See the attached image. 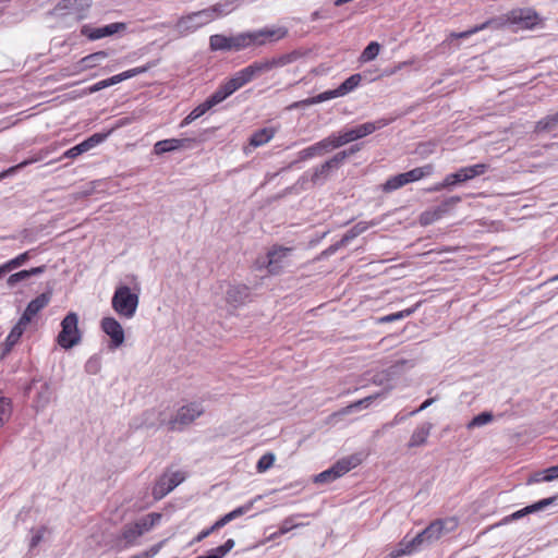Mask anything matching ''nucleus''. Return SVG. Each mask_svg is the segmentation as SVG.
Masks as SVG:
<instances>
[{"instance_id": "nucleus-38", "label": "nucleus", "mask_w": 558, "mask_h": 558, "mask_svg": "<svg viewBox=\"0 0 558 558\" xmlns=\"http://www.w3.org/2000/svg\"><path fill=\"white\" fill-rule=\"evenodd\" d=\"M433 166L426 165L423 167L414 168L408 172L402 173L405 184L421 180L433 173Z\"/></svg>"}, {"instance_id": "nucleus-47", "label": "nucleus", "mask_w": 558, "mask_h": 558, "mask_svg": "<svg viewBox=\"0 0 558 558\" xmlns=\"http://www.w3.org/2000/svg\"><path fill=\"white\" fill-rule=\"evenodd\" d=\"M275 460L276 457L272 452H267L263 454L257 461L256 471L258 473H265L274 465Z\"/></svg>"}, {"instance_id": "nucleus-7", "label": "nucleus", "mask_w": 558, "mask_h": 558, "mask_svg": "<svg viewBox=\"0 0 558 558\" xmlns=\"http://www.w3.org/2000/svg\"><path fill=\"white\" fill-rule=\"evenodd\" d=\"M93 0H60L56 7L48 12L49 15L64 16L74 14L77 21L86 17V12Z\"/></svg>"}, {"instance_id": "nucleus-32", "label": "nucleus", "mask_w": 558, "mask_h": 558, "mask_svg": "<svg viewBox=\"0 0 558 558\" xmlns=\"http://www.w3.org/2000/svg\"><path fill=\"white\" fill-rule=\"evenodd\" d=\"M107 57H108V53L106 51H97V52L90 53V54L82 58L77 62V69L80 71H84L87 69L95 68Z\"/></svg>"}, {"instance_id": "nucleus-33", "label": "nucleus", "mask_w": 558, "mask_h": 558, "mask_svg": "<svg viewBox=\"0 0 558 558\" xmlns=\"http://www.w3.org/2000/svg\"><path fill=\"white\" fill-rule=\"evenodd\" d=\"M248 81L245 78L242 70L236 72L231 78L221 84V87L225 92H228V95L231 96L234 92L240 89L242 86L247 84Z\"/></svg>"}, {"instance_id": "nucleus-11", "label": "nucleus", "mask_w": 558, "mask_h": 558, "mask_svg": "<svg viewBox=\"0 0 558 558\" xmlns=\"http://www.w3.org/2000/svg\"><path fill=\"white\" fill-rule=\"evenodd\" d=\"M101 329L109 337L108 349L110 351H116L124 343V330L113 317L105 316L101 322Z\"/></svg>"}, {"instance_id": "nucleus-43", "label": "nucleus", "mask_w": 558, "mask_h": 558, "mask_svg": "<svg viewBox=\"0 0 558 558\" xmlns=\"http://www.w3.org/2000/svg\"><path fill=\"white\" fill-rule=\"evenodd\" d=\"M380 50V45L377 41H372L367 45V47L363 50L361 56L359 57L360 63H365L374 60Z\"/></svg>"}, {"instance_id": "nucleus-56", "label": "nucleus", "mask_w": 558, "mask_h": 558, "mask_svg": "<svg viewBox=\"0 0 558 558\" xmlns=\"http://www.w3.org/2000/svg\"><path fill=\"white\" fill-rule=\"evenodd\" d=\"M107 135L108 134L106 133H95L88 138L84 140L83 144L86 147L87 151L97 146L98 144L102 143L106 140Z\"/></svg>"}, {"instance_id": "nucleus-39", "label": "nucleus", "mask_w": 558, "mask_h": 558, "mask_svg": "<svg viewBox=\"0 0 558 558\" xmlns=\"http://www.w3.org/2000/svg\"><path fill=\"white\" fill-rule=\"evenodd\" d=\"M489 169V166L487 163H476L468 167L460 168V172L462 173V177L464 181H470L476 177L483 175L487 172Z\"/></svg>"}, {"instance_id": "nucleus-27", "label": "nucleus", "mask_w": 558, "mask_h": 558, "mask_svg": "<svg viewBox=\"0 0 558 558\" xmlns=\"http://www.w3.org/2000/svg\"><path fill=\"white\" fill-rule=\"evenodd\" d=\"M432 428L433 424L428 422L418 425L410 438L409 447H418L424 445L430 434Z\"/></svg>"}, {"instance_id": "nucleus-20", "label": "nucleus", "mask_w": 558, "mask_h": 558, "mask_svg": "<svg viewBox=\"0 0 558 558\" xmlns=\"http://www.w3.org/2000/svg\"><path fill=\"white\" fill-rule=\"evenodd\" d=\"M141 536V531L136 527L134 522L125 524L117 536L114 546L119 550L133 547L138 544V538Z\"/></svg>"}, {"instance_id": "nucleus-41", "label": "nucleus", "mask_w": 558, "mask_h": 558, "mask_svg": "<svg viewBox=\"0 0 558 558\" xmlns=\"http://www.w3.org/2000/svg\"><path fill=\"white\" fill-rule=\"evenodd\" d=\"M558 130V112L539 120L535 125L536 132H550Z\"/></svg>"}, {"instance_id": "nucleus-14", "label": "nucleus", "mask_w": 558, "mask_h": 558, "mask_svg": "<svg viewBox=\"0 0 558 558\" xmlns=\"http://www.w3.org/2000/svg\"><path fill=\"white\" fill-rule=\"evenodd\" d=\"M291 251L292 250L290 247L278 245L272 246L268 251L266 260L263 262V266L266 267L270 275H279Z\"/></svg>"}, {"instance_id": "nucleus-62", "label": "nucleus", "mask_w": 558, "mask_h": 558, "mask_svg": "<svg viewBox=\"0 0 558 558\" xmlns=\"http://www.w3.org/2000/svg\"><path fill=\"white\" fill-rule=\"evenodd\" d=\"M362 74V78L364 82H374L376 81L377 78L380 77V75L377 73V71H372V70H367V71H364Z\"/></svg>"}, {"instance_id": "nucleus-52", "label": "nucleus", "mask_w": 558, "mask_h": 558, "mask_svg": "<svg viewBox=\"0 0 558 558\" xmlns=\"http://www.w3.org/2000/svg\"><path fill=\"white\" fill-rule=\"evenodd\" d=\"M378 397L379 395H371L357 401H351V413L368 408Z\"/></svg>"}, {"instance_id": "nucleus-6", "label": "nucleus", "mask_w": 558, "mask_h": 558, "mask_svg": "<svg viewBox=\"0 0 558 558\" xmlns=\"http://www.w3.org/2000/svg\"><path fill=\"white\" fill-rule=\"evenodd\" d=\"M82 335L83 332L78 328L77 316H64L57 342L61 348L69 350L82 341Z\"/></svg>"}, {"instance_id": "nucleus-46", "label": "nucleus", "mask_w": 558, "mask_h": 558, "mask_svg": "<svg viewBox=\"0 0 558 558\" xmlns=\"http://www.w3.org/2000/svg\"><path fill=\"white\" fill-rule=\"evenodd\" d=\"M405 185L402 173L391 177L383 184V191L390 193Z\"/></svg>"}, {"instance_id": "nucleus-2", "label": "nucleus", "mask_w": 558, "mask_h": 558, "mask_svg": "<svg viewBox=\"0 0 558 558\" xmlns=\"http://www.w3.org/2000/svg\"><path fill=\"white\" fill-rule=\"evenodd\" d=\"M496 24L497 26H513L515 29H531L538 24V15L531 9H515L510 11L504 22L496 20L486 21L469 31L451 34L456 38H466L488 26Z\"/></svg>"}, {"instance_id": "nucleus-12", "label": "nucleus", "mask_w": 558, "mask_h": 558, "mask_svg": "<svg viewBox=\"0 0 558 558\" xmlns=\"http://www.w3.org/2000/svg\"><path fill=\"white\" fill-rule=\"evenodd\" d=\"M206 14L204 10H201L182 16L177 21L174 28L180 35L193 33L209 23V19Z\"/></svg>"}, {"instance_id": "nucleus-9", "label": "nucleus", "mask_w": 558, "mask_h": 558, "mask_svg": "<svg viewBox=\"0 0 558 558\" xmlns=\"http://www.w3.org/2000/svg\"><path fill=\"white\" fill-rule=\"evenodd\" d=\"M184 473L181 471H167L156 482L153 487V496L156 500L162 499L178 485L184 481Z\"/></svg>"}, {"instance_id": "nucleus-53", "label": "nucleus", "mask_w": 558, "mask_h": 558, "mask_svg": "<svg viewBox=\"0 0 558 558\" xmlns=\"http://www.w3.org/2000/svg\"><path fill=\"white\" fill-rule=\"evenodd\" d=\"M151 66H153V64L148 63L146 65L137 66V68H134V69H130L128 71H124V72L118 74L120 83L125 81V80H128V78L134 77V76H136L138 74L147 72Z\"/></svg>"}, {"instance_id": "nucleus-61", "label": "nucleus", "mask_w": 558, "mask_h": 558, "mask_svg": "<svg viewBox=\"0 0 558 558\" xmlns=\"http://www.w3.org/2000/svg\"><path fill=\"white\" fill-rule=\"evenodd\" d=\"M45 532H46L45 527H40L34 532L32 539H31V544H29L31 548L36 547L41 542Z\"/></svg>"}, {"instance_id": "nucleus-59", "label": "nucleus", "mask_w": 558, "mask_h": 558, "mask_svg": "<svg viewBox=\"0 0 558 558\" xmlns=\"http://www.w3.org/2000/svg\"><path fill=\"white\" fill-rule=\"evenodd\" d=\"M85 369L89 374H97L100 371V357L97 355L89 357L85 364Z\"/></svg>"}, {"instance_id": "nucleus-37", "label": "nucleus", "mask_w": 558, "mask_h": 558, "mask_svg": "<svg viewBox=\"0 0 558 558\" xmlns=\"http://www.w3.org/2000/svg\"><path fill=\"white\" fill-rule=\"evenodd\" d=\"M47 155H48V150L47 149H41L38 154L34 155L33 157H31L28 159H25L24 161L20 162L19 165L13 166V167L9 168L8 170L3 171L0 174V178H5L8 175H11V174L15 173L17 170H21V169L25 168L28 165H32V163L37 162V161H40Z\"/></svg>"}, {"instance_id": "nucleus-4", "label": "nucleus", "mask_w": 558, "mask_h": 558, "mask_svg": "<svg viewBox=\"0 0 558 558\" xmlns=\"http://www.w3.org/2000/svg\"><path fill=\"white\" fill-rule=\"evenodd\" d=\"M204 407L201 402H190L182 405L167 423L170 430H182L185 426L193 423L204 413Z\"/></svg>"}, {"instance_id": "nucleus-1", "label": "nucleus", "mask_w": 558, "mask_h": 558, "mask_svg": "<svg viewBox=\"0 0 558 558\" xmlns=\"http://www.w3.org/2000/svg\"><path fill=\"white\" fill-rule=\"evenodd\" d=\"M456 527L457 521L452 518L435 520L422 532L416 534V536H414L412 539L408 541L407 538H403L400 542L399 547L391 553V556L397 558L402 555H410L414 551H417L422 547L438 541L440 537L450 533Z\"/></svg>"}, {"instance_id": "nucleus-63", "label": "nucleus", "mask_w": 558, "mask_h": 558, "mask_svg": "<svg viewBox=\"0 0 558 558\" xmlns=\"http://www.w3.org/2000/svg\"><path fill=\"white\" fill-rule=\"evenodd\" d=\"M229 522H231V519L229 517V514H225L223 517H221L219 520H217L213 525H211V530L217 531L221 527H223L225 525H227Z\"/></svg>"}, {"instance_id": "nucleus-45", "label": "nucleus", "mask_w": 558, "mask_h": 558, "mask_svg": "<svg viewBox=\"0 0 558 558\" xmlns=\"http://www.w3.org/2000/svg\"><path fill=\"white\" fill-rule=\"evenodd\" d=\"M229 97L228 92H225L221 85L205 100L207 108L211 109L216 105L222 102Z\"/></svg>"}, {"instance_id": "nucleus-35", "label": "nucleus", "mask_w": 558, "mask_h": 558, "mask_svg": "<svg viewBox=\"0 0 558 558\" xmlns=\"http://www.w3.org/2000/svg\"><path fill=\"white\" fill-rule=\"evenodd\" d=\"M275 135V130L271 128L260 129L252 134L250 137V145L253 147H259L268 143Z\"/></svg>"}, {"instance_id": "nucleus-51", "label": "nucleus", "mask_w": 558, "mask_h": 558, "mask_svg": "<svg viewBox=\"0 0 558 558\" xmlns=\"http://www.w3.org/2000/svg\"><path fill=\"white\" fill-rule=\"evenodd\" d=\"M120 83V80L118 77V74L117 75H113L109 78H106V80H102V81H99L97 83H95L94 85L89 86L88 87V93L89 94H94V93H97L104 88H107V87H110L112 85H116Z\"/></svg>"}, {"instance_id": "nucleus-8", "label": "nucleus", "mask_w": 558, "mask_h": 558, "mask_svg": "<svg viewBox=\"0 0 558 558\" xmlns=\"http://www.w3.org/2000/svg\"><path fill=\"white\" fill-rule=\"evenodd\" d=\"M138 304V295L126 286L117 288L112 296V306L118 314H134Z\"/></svg>"}, {"instance_id": "nucleus-58", "label": "nucleus", "mask_w": 558, "mask_h": 558, "mask_svg": "<svg viewBox=\"0 0 558 558\" xmlns=\"http://www.w3.org/2000/svg\"><path fill=\"white\" fill-rule=\"evenodd\" d=\"M86 151H87V149H86V147L84 146V144L82 142V143L71 147L70 149H68L62 155V157L60 159H62V158H71V159H73V158H76V157H78L80 155H82V154H84Z\"/></svg>"}, {"instance_id": "nucleus-21", "label": "nucleus", "mask_w": 558, "mask_h": 558, "mask_svg": "<svg viewBox=\"0 0 558 558\" xmlns=\"http://www.w3.org/2000/svg\"><path fill=\"white\" fill-rule=\"evenodd\" d=\"M349 472V460L342 459L328 470H325L314 477L316 484H327L336 481Z\"/></svg>"}, {"instance_id": "nucleus-64", "label": "nucleus", "mask_w": 558, "mask_h": 558, "mask_svg": "<svg viewBox=\"0 0 558 558\" xmlns=\"http://www.w3.org/2000/svg\"><path fill=\"white\" fill-rule=\"evenodd\" d=\"M435 400H436L435 398H429V399L425 400L417 409L410 412L409 415L412 416V415L417 414L421 411H424L425 409L430 407L435 402Z\"/></svg>"}, {"instance_id": "nucleus-24", "label": "nucleus", "mask_w": 558, "mask_h": 558, "mask_svg": "<svg viewBox=\"0 0 558 558\" xmlns=\"http://www.w3.org/2000/svg\"><path fill=\"white\" fill-rule=\"evenodd\" d=\"M274 68L272 60L266 59L260 61H255L252 64L242 69L245 78L248 81H253L255 77L259 76L263 73L271 71Z\"/></svg>"}, {"instance_id": "nucleus-60", "label": "nucleus", "mask_w": 558, "mask_h": 558, "mask_svg": "<svg viewBox=\"0 0 558 558\" xmlns=\"http://www.w3.org/2000/svg\"><path fill=\"white\" fill-rule=\"evenodd\" d=\"M208 110H210L209 108H207V105L204 102L199 104L197 107H195L189 114L187 117L192 120V121H195L196 119L201 118L203 114H205Z\"/></svg>"}, {"instance_id": "nucleus-34", "label": "nucleus", "mask_w": 558, "mask_h": 558, "mask_svg": "<svg viewBox=\"0 0 558 558\" xmlns=\"http://www.w3.org/2000/svg\"><path fill=\"white\" fill-rule=\"evenodd\" d=\"M464 182L465 181L462 177V173L458 169L456 172L447 174L444 178L442 182L436 184L434 187L430 189V191H441L444 189H452L453 186L464 183Z\"/></svg>"}, {"instance_id": "nucleus-26", "label": "nucleus", "mask_w": 558, "mask_h": 558, "mask_svg": "<svg viewBox=\"0 0 558 558\" xmlns=\"http://www.w3.org/2000/svg\"><path fill=\"white\" fill-rule=\"evenodd\" d=\"M209 22L214 21L217 16L227 15L234 10V0H227L225 2L216 3L209 8L203 9Z\"/></svg>"}, {"instance_id": "nucleus-50", "label": "nucleus", "mask_w": 558, "mask_h": 558, "mask_svg": "<svg viewBox=\"0 0 558 558\" xmlns=\"http://www.w3.org/2000/svg\"><path fill=\"white\" fill-rule=\"evenodd\" d=\"M262 497L260 496H257L255 497L253 500H250L247 501L246 504L235 508L234 510L228 512L231 521L244 515L245 513H247L248 511L252 510L254 504L256 500H259Z\"/></svg>"}, {"instance_id": "nucleus-23", "label": "nucleus", "mask_w": 558, "mask_h": 558, "mask_svg": "<svg viewBox=\"0 0 558 558\" xmlns=\"http://www.w3.org/2000/svg\"><path fill=\"white\" fill-rule=\"evenodd\" d=\"M33 316H21L19 323L11 329L3 343V353H8L17 343L26 326L31 323Z\"/></svg>"}, {"instance_id": "nucleus-29", "label": "nucleus", "mask_w": 558, "mask_h": 558, "mask_svg": "<svg viewBox=\"0 0 558 558\" xmlns=\"http://www.w3.org/2000/svg\"><path fill=\"white\" fill-rule=\"evenodd\" d=\"M51 296V290L43 292L28 303L23 314H38L43 308H45L49 304Z\"/></svg>"}, {"instance_id": "nucleus-57", "label": "nucleus", "mask_w": 558, "mask_h": 558, "mask_svg": "<svg viewBox=\"0 0 558 558\" xmlns=\"http://www.w3.org/2000/svg\"><path fill=\"white\" fill-rule=\"evenodd\" d=\"M235 545L234 539L229 538L227 539L222 545L213 548L211 550L218 556L219 558H223Z\"/></svg>"}, {"instance_id": "nucleus-49", "label": "nucleus", "mask_w": 558, "mask_h": 558, "mask_svg": "<svg viewBox=\"0 0 558 558\" xmlns=\"http://www.w3.org/2000/svg\"><path fill=\"white\" fill-rule=\"evenodd\" d=\"M493 421V414L490 412H482L474 416L466 425L469 429L486 425Z\"/></svg>"}, {"instance_id": "nucleus-54", "label": "nucleus", "mask_w": 558, "mask_h": 558, "mask_svg": "<svg viewBox=\"0 0 558 558\" xmlns=\"http://www.w3.org/2000/svg\"><path fill=\"white\" fill-rule=\"evenodd\" d=\"M151 66H153V64L148 63L146 65L137 66V68H134V69H130L128 71H124V72L118 74L120 83L125 81V80H128V78L134 77V76H136L138 74L147 72Z\"/></svg>"}, {"instance_id": "nucleus-15", "label": "nucleus", "mask_w": 558, "mask_h": 558, "mask_svg": "<svg viewBox=\"0 0 558 558\" xmlns=\"http://www.w3.org/2000/svg\"><path fill=\"white\" fill-rule=\"evenodd\" d=\"M125 28L126 24L121 22L111 23L96 28L85 24L81 28V35L87 37L89 40H98L104 37L112 36L116 33L124 31Z\"/></svg>"}, {"instance_id": "nucleus-22", "label": "nucleus", "mask_w": 558, "mask_h": 558, "mask_svg": "<svg viewBox=\"0 0 558 558\" xmlns=\"http://www.w3.org/2000/svg\"><path fill=\"white\" fill-rule=\"evenodd\" d=\"M226 300L233 307L244 305L251 301L250 288L245 284L230 286L226 292Z\"/></svg>"}, {"instance_id": "nucleus-44", "label": "nucleus", "mask_w": 558, "mask_h": 558, "mask_svg": "<svg viewBox=\"0 0 558 558\" xmlns=\"http://www.w3.org/2000/svg\"><path fill=\"white\" fill-rule=\"evenodd\" d=\"M12 414L11 400L4 396H0V428L9 421Z\"/></svg>"}, {"instance_id": "nucleus-3", "label": "nucleus", "mask_w": 558, "mask_h": 558, "mask_svg": "<svg viewBox=\"0 0 558 558\" xmlns=\"http://www.w3.org/2000/svg\"><path fill=\"white\" fill-rule=\"evenodd\" d=\"M347 156L345 150L337 153L332 158L314 168L312 171L304 172L300 181L302 183L310 182L314 186L323 185L331 174L344 163Z\"/></svg>"}, {"instance_id": "nucleus-13", "label": "nucleus", "mask_w": 558, "mask_h": 558, "mask_svg": "<svg viewBox=\"0 0 558 558\" xmlns=\"http://www.w3.org/2000/svg\"><path fill=\"white\" fill-rule=\"evenodd\" d=\"M462 198L458 195L446 198L439 206L423 211L420 216V223L428 226L442 218L449 213Z\"/></svg>"}, {"instance_id": "nucleus-19", "label": "nucleus", "mask_w": 558, "mask_h": 558, "mask_svg": "<svg viewBox=\"0 0 558 558\" xmlns=\"http://www.w3.org/2000/svg\"><path fill=\"white\" fill-rule=\"evenodd\" d=\"M195 143L194 138H167L158 141L153 148L155 155H163L166 153H172L180 149L192 148Z\"/></svg>"}, {"instance_id": "nucleus-55", "label": "nucleus", "mask_w": 558, "mask_h": 558, "mask_svg": "<svg viewBox=\"0 0 558 558\" xmlns=\"http://www.w3.org/2000/svg\"><path fill=\"white\" fill-rule=\"evenodd\" d=\"M27 279H29V274L26 272V270H21V271H17V272L12 274L11 276H9V278L7 279V286L9 288H14L20 282L25 281Z\"/></svg>"}, {"instance_id": "nucleus-31", "label": "nucleus", "mask_w": 558, "mask_h": 558, "mask_svg": "<svg viewBox=\"0 0 558 558\" xmlns=\"http://www.w3.org/2000/svg\"><path fill=\"white\" fill-rule=\"evenodd\" d=\"M558 478V465L537 471L527 478V484L551 482Z\"/></svg>"}, {"instance_id": "nucleus-48", "label": "nucleus", "mask_w": 558, "mask_h": 558, "mask_svg": "<svg viewBox=\"0 0 558 558\" xmlns=\"http://www.w3.org/2000/svg\"><path fill=\"white\" fill-rule=\"evenodd\" d=\"M31 252L32 251L24 252V253L17 255L16 257L4 263V266L8 270V272H11L12 270H14V269L21 267L23 264H25L29 259Z\"/></svg>"}, {"instance_id": "nucleus-16", "label": "nucleus", "mask_w": 558, "mask_h": 558, "mask_svg": "<svg viewBox=\"0 0 558 558\" xmlns=\"http://www.w3.org/2000/svg\"><path fill=\"white\" fill-rule=\"evenodd\" d=\"M255 38V47H262L267 44H274L288 36V28L284 26L264 27L253 31Z\"/></svg>"}, {"instance_id": "nucleus-40", "label": "nucleus", "mask_w": 558, "mask_h": 558, "mask_svg": "<svg viewBox=\"0 0 558 558\" xmlns=\"http://www.w3.org/2000/svg\"><path fill=\"white\" fill-rule=\"evenodd\" d=\"M304 53L300 50H293L291 52L271 58L274 68H282L302 58Z\"/></svg>"}, {"instance_id": "nucleus-42", "label": "nucleus", "mask_w": 558, "mask_h": 558, "mask_svg": "<svg viewBox=\"0 0 558 558\" xmlns=\"http://www.w3.org/2000/svg\"><path fill=\"white\" fill-rule=\"evenodd\" d=\"M301 517H307V514H293V515L286 518L282 521L279 530L277 531V534H286V533L292 531L293 529L305 526L306 525L305 523L296 521V519L301 518Z\"/></svg>"}, {"instance_id": "nucleus-25", "label": "nucleus", "mask_w": 558, "mask_h": 558, "mask_svg": "<svg viewBox=\"0 0 558 558\" xmlns=\"http://www.w3.org/2000/svg\"><path fill=\"white\" fill-rule=\"evenodd\" d=\"M387 125L386 120H378L376 122H366L354 128H351V142L360 140L366 135L372 134L376 130H379Z\"/></svg>"}, {"instance_id": "nucleus-18", "label": "nucleus", "mask_w": 558, "mask_h": 558, "mask_svg": "<svg viewBox=\"0 0 558 558\" xmlns=\"http://www.w3.org/2000/svg\"><path fill=\"white\" fill-rule=\"evenodd\" d=\"M29 389L35 390V396L33 399V407L35 408V410L41 411L46 409L53 397V391L50 385L46 381L34 380Z\"/></svg>"}, {"instance_id": "nucleus-30", "label": "nucleus", "mask_w": 558, "mask_h": 558, "mask_svg": "<svg viewBox=\"0 0 558 558\" xmlns=\"http://www.w3.org/2000/svg\"><path fill=\"white\" fill-rule=\"evenodd\" d=\"M161 513L151 512L134 522L136 527L141 531V534H145L160 523Z\"/></svg>"}, {"instance_id": "nucleus-17", "label": "nucleus", "mask_w": 558, "mask_h": 558, "mask_svg": "<svg viewBox=\"0 0 558 558\" xmlns=\"http://www.w3.org/2000/svg\"><path fill=\"white\" fill-rule=\"evenodd\" d=\"M557 500H558V495L538 500L530 506H526V507L511 513L510 515L505 517L500 521V523H498V525L508 524L512 521L522 519L523 517H525L530 513L542 511V510L546 509L548 506L556 504Z\"/></svg>"}, {"instance_id": "nucleus-28", "label": "nucleus", "mask_w": 558, "mask_h": 558, "mask_svg": "<svg viewBox=\"0 0 558 558\" xmlns=\"http://www.w3.org/2000/svg\"><path fill=\"white\" fill-rule=\"evenodd\" d=\"M252 46L255 47V38L253 32H245L235 36H231V51H240Z\"/></svg>"}, {"instance_id": "nucleus-36", "label": "nucleus", "mask_w": 558, "mask_h": 558, "mask_svg": "<svg viewBox=\"0 0 558 558\" xmlns=\"http://www.w3.org/2000/svg\"><path fill=\"white\" fill-rule=\"evenodd\" d=\"M209 47L211 51H231V36L221 34L211 35L209 38Z\"/></svg>"}, {"instance_id": "nucleus-10", "label": "nucleus", "mask_w": 558, "mask_h": 558, "mask_svg": "<svg viewBox=\"0 0 558 558\" xmlns=\"http://www.w3.org/2000/svg\"><path fill=\"white\" fill-rule=\"evenodd\" d=\"M347 93H349V78H345L340 84V86L338 88L331 89V90H326L324 93H320L317 96L295 101V102L291 104L288 107V109L292 110V109L306 108V107H310L312 105H316V104H319V102H323V101H327V100H330V99L339 97V96H343Z\"/></svg>"}, {"instance_id": "nucleus-5", "label": "nucleus", "mask_w": 558, "mask_h": 558, "mask_svg": "<svg viewBox=\"0 0 558 558\" xmlns=\"http://www.w3.org/2000/svg\"><path fill=\"white\" fill-rule=\"evenodd\" d=\"M349 143V132H344L339 136L331 135L314 145L302 149L299 153L300 160H307L315 156H320L331 149L340 147Z\"/></svg>"}]
</instances>
